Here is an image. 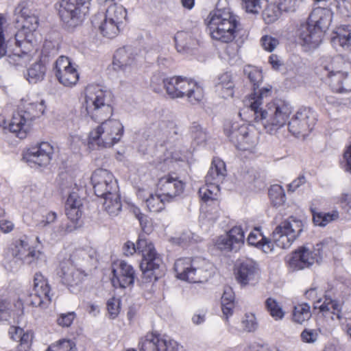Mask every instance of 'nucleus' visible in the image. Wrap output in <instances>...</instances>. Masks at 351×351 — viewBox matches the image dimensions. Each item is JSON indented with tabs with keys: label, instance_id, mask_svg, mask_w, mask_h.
<instances>
[{
	"label": "nucleus",
	"instance_id": "nucleus-1",
	"mask_svg": "<svg viewBox=\"0 0 351 351\" xmlns=\"http://www.w3.org/2000/svg\"><path fill=\"white\" fill-rule=\"evenodd\" d=\"M271 86L263 88L258 93L247 96L243 102L253 113L256 122H260L267 132L276 133L287 123L292 112L290 105L282 100H275L263 106L265 99L271 95Z\"/></svg>",
	"mask_w": 351,
	"mask_h": 351
},
{
	"label": "nucleus",
	"instance_id": "nucleus-2",
	"mask_svg": "<svg viewBox=\"0 0 351 351\" xmlns=\"http://www.w3.org/2000/svg\"><path fill=\"white\" fill-rule=\"evenodd\" d=\"M123 250L126 256L132 255L136 252L141 254L143 258L140 268L146 282L156 281L164 274L162 258L150 241L139 238L136 245L133 242L127 241Z\"/></svg>",
	"mask_w": 351,
	"mask_h": 351
},
{
	"label": "nucleus",
	"instance_id": "nucleus-3",
	"mask_svg": "<svg viewBox=\"0 0 351 351\" xmlns=\"http://www.w3.org/2000/svg\"><path fill=\"white\" fill-rule=\"evenodd\" d=\"M17 112L12 114L10 123V132L23 139L31 129L32 123L43 114L45 106L43 99L34 100L29 96L21 100Z\"/></svg>",
	"mask_w": 351,
	"mask_h": 351
},
{
	"label": "nucleus",
	"instance_id": "nucleus-4",
	"mask_svg": "<svg viewBox=\"0 0 351 351\" xmlns=\"http://www.w3.org/2000/svg\"><path fill=\"white\" fill-rule=\"evenodd\" d=\"M351 62L340 56L326 58L322 62L321 75L333 91L346 93L351 91Z\"/></svg>",
	"mask_w": 351,
	"mask_h": 351
},
{
	"label": "nucleus",
	"instance_id": "nucleus-5",
	"mask_svg": "<svg viewBox=\"0 0 351 351\" xmlns=\"http://www.w3.org/2000/svg\"><path fill=\"white\" fill-rule=\"evenodd\" d=\"M207 26L211 37L223 43L232 42L239 26L238 16L229 8H217L207 18Z\"/></svg>",
	"mask_w": 351,
	"mask_h": 351
},
{
	"label": "nucleus",
	"instance_id": "nucleus-6",
	"mask_svg": "<svg viewBox=\"0 0 351 351\" xmlns=\"http://www.w3.org/2000/svg\"><path fill=\"white\" fill-rule=\"evenodd\" d=\"M174 269L179 279L193 283L206 282L213 274V265L200 257L180 258Z\"/></svg>",
	"mask_w": 351,
	"mask_h": 351
},
{
	"label": "nucleus",
	"instance_id": "nucleus-7",
	"mask_svg": "<svg viewBox=\"0 0 351 351\" xmlns=\"http://www.w3.org/2000/svg\"><path fill=\"white\" fill-rule=\"evenodd\" d=\"M123 134L122 123L115 119L101 121L90 132L88 145L90 148H110L120 141Z\"/></svg>",
	"mask_w": 351,
	"mask_h": 351
},
{
	"label": "nucleus",
	"instance_id": "nucleus-8",
	"mask_svg": "<svg viewBox=\"0 0 351 351\" xmlns=\"http://www.w3.org/2000/svg\"><path fill=\"white\" fill-rule=\"evenodd\" d=\"M167 95L172 99L186 97L191 104L199 103L204 98L203 88L195 81L182 76L162 80Z\"/></svg>",
	"mask_w": 351,
	"mask_h": 351
},
{
	"label": "nucleus",
	"instance_id": "nucleus-9",
	"mask_svg": "<svg viewBox=\"0 0 351 351\" xmlns=\"http://www.w3.org/2000/svg\"><path fill=\"white\" fill-rule=\"evenodd\" d=\"M110 93L99 85H88L85 89L84 106L86 112L95 121H101L112 114L109 100Z\"/></svg>",
	"mask_w": 351,
	"mask_h": 351
},
{
	"label": "nucleus",
	"instance_id": "nucleus-10",
	"mask_svg": "<svg viewBox=\"0 0 351 351\" xmlns=\"http://www.w3.org/2000/svg\"><path fill=\"white\" fill-rule=\"evenodd\" d=\"M330 240H324L312 248L306 246L299 247L289 261V266L295 270L303 269L322 261L323 256L330 251Z\"/></svg>",
	"mask_w": 351,
	"mask_h": 351
},
{
	"label": "nucleus",
	"instance_id": "nucleus-11",
	"mask_svg": "<svg viewBox=\"0 0 351 351\" xmlns=\"http://www.w3.org/2000/svg\"><path fill=\"white\" fill-rule=\"evenodd\" d=\"M90 0H61L58 14L65 28L73 30L80 25L89 12Z\"/></svg>",
	"mask_w": 351,
	"mask_h": 351
},
{
	"label": "nucleus",
	"instance_id": "nucleus-12",
	"mask_svg": "<svg viewBox=\"0 0 351 351\" xmlns=\"http://www.w3.org/2000/svg\"><path fill=\"white\" fill-rule=\"evenodd\" d=\"M14 14L16 23L20 29L15 34V39L27 37L29 34L35 36V32L38 27V19L32 8V2L30 1H21L16 6Z\"/></svg>",
	"mask_w": 351,
	"mask_h": 351
},
{
	"label": "nucleus",
	"instance_id": "nucleus-13",
	"mask_svg": "<svg viewBox=\"0 0 351 351\" xmlns=\"http://www.w3.org/2000/svg\"><path fill=\"white\" fill-rule=\"evenodd\" d=\"M224 133L237 148L241 150L251 151L258 143L256 134L245 124L228 121L224 125Z\"/></svg>",
	"mask_w": 351,
	"mask_h": 351
},
{
	"label": "nucleus",
	"instance_id": "nucleus-14",
	"mask_svg": "<svg viewBox=\"0 0 351 351\" xmlns=\"http://www.w3.org/2000/svg\"><path fill=\"white\" fill-rule=\"evenodd\" d=\"M303 229L301 220L289 217L279 224L273 232V241L282 249L289 248L298 238Z\"/></svg>",
	"mask_w": 351,
	"mask_h": 351
},
{
	"label": "nucleus",
	"instance_id": "nucleus-15",
	"mask_svg": "<svg viewBox=\"0 0 351 351\" xmlns=\"http://www.w3.org/2000/svg\"><path fill=\"white\" fill-rule=\"evenodd\" d=\"M37 43L36 36L32 34L21 38V40H16V44L19 50L8 55L7 61L16 68L26 66L37 51Z\"/></svg>",
	"mask_w": 351,
	"mask_h": 351
},
{
	"label": "nucleus",
	"instance_id": "nucleus-16",
	"mask_svg": "<svg viewBox=\"0 0 351 351\" xmlns=\"http://www.w3.org/2000/svg\"><path fill=\"white\" fill-rule=\"evenodd\" d=\"M141 351H183L182 346L168 337L147 333L140 339Z\"/></svg>",
	"mask_w": 351,
	"mask_h": 351
},
{
	"label": "nucleus",
	"instance_id": "nucleus-17",
	"mask_svg": "<svg viewBox=\"0 0 351 351\" xmlns=\"http://www.w3.org/2000/svg\"><path fill=\"white\" fill-rule=\"evenodd\" d=\"M90 179L95 193L98 197H101L119 190L117 180L112 173L106 169H96Z\"/></svg>",
	"mask_w": 351,
	"mask_h": 351
},
{
	"label": "nucleus",
	"instance_id": "nucleus-18",
	"mask_svg": "<svg viewBox=\"0 0 351 351\" xmlns=\"http://www.w3.org/2000/svg\"><path fill=\"white\" fill-rule=\"evenodd\" d=\"M54 153L53 147L47 142H42L27 149L23 158L32 167L47 166Z\"/></svg>",
	"mask_w": 351,
	"mask_h": 351
},
{
	"label": "nucleus",
	"instance_id": "nucleus-19",
	"mask_svg": "<svg viewBox=\"0 0 351 351\" xmlns=\"http://www.w3.org/2000/svg\"><path fill=\"white\" fill-rule=\"evenodd\" d=\"M82 254H84L83 250H76L69 259L60 263L58 274L64 284L68 286H74L79 285L82 281L84 274L74 265L76 258Z\"/></svg>",
	"mask_w": 351,
	"mask_h": 351
},
{
	"label": "nucleus",
	"instance_id": "nucleus-20",
	"mask_svg": "<svg viewBox=\"0 0 351 351\" xmlns=\"http://www.w3.org/2000/svg\"><path fill=\"white\" fill-rule=\"evenodd\" d=\"M315 117L309 108H302L298 110L289 122V130L295 136L306 135L313 128Z\"/></svg>",
	"mask_w": 351,
	"mask_h": 351
},
{
	"label": "nucleus",
	"instance_id": "nucleus-21",
	"mask_svg": "<svg viewBox=\"0 0 351 351\" xmlns=\"http://www.w3.org/2000/svg\"><path fill=\"white\" fill-rule=\"evenodd\" d=\"M50 287L46 278L40 273L34 278V287L29 295V302L36 307L45 308L51 302Z\"/></svg>",
	"mask_w": 351,
	"mask_h": 351
},
{
	"label": "nucleus",
	"instance_id": "nucleus-22",
	"mask_svg": "<svg viewBox=\"0 0 351 351\" xmlns=\"http://www.w3.org/2000/svg\"><path fill=\"white\" fill-rule=\"evenodd\" d=\"M245 241V233L241 226L232 227L226 234L215 241L216 247L224 252H238Z\"/></svg>",
	"mask_w": 351,
	"mask_h": 351
},
{
	"label": "nucleus",
	"instance_id": "nucleus-23",
	"mask_svg": "<svg viewBox=\"0 0 351 351\" xmlns=\"http://www.w3.org/2000/svg\"><path fill=\"white\" fill-rule=\"evenodd\" d=\"M305 297L311 300H316L315 302V308H319V311L322 313L325 317H330L332 319H341V304L337 300L330 298H326L324 302L318 305L321 300L318 299V293L316 288H311L307 290L305 293Z\"/></svg>",
	"mask_w": 351,
	"mask_h": 351
},
{
	"label": "nucleus",
	"instance_id": "nucleus-24",
	"mask_svg": "<svg viewBox=\"0 0 351 351\" xmlns=\"http://www.w3.org/2000/svg\"><path fill=\"white\" fill-rule=\"evenodd\" d=\"M112 282L114 287L125 288L134 282L136 277L133 267L125 261H118L112 265Z\"/></svg>",
	"mask_w": 351,
	"mask_h": 351
},
{
	"label": "nucleus",
	"instance_id": "nucleus-25",
	"mask_svg": "<svg viewBox=\"0 0 351 351\" xmlns=\"http://www.w3.org/2000/svg\"><path fill=\"white\" fill-rule=\"evenodd\" d=\"M235 278L241 285L254 284L259 278L258 265L252 259L241 261L234 269Z\"/></svg>",
	"mask_w": 351,
	"mask_h": 351
},
{
	"label": "nucleus",
	"instance_id": "nucleus-26",
	"mask_svg": "<svg viewBox=\"0 0 351 351\" xmlns=\"http://www.w3.org/2000/svg\"><path fill=\"white\" fill-rule=\"evenodd\" d=\"M184 189V182L169 174L160 178L157 184L158 192L161 193L169 202L180 195Z\"/></svg>",
	"mask_w": 351,
	"mask_h": 351
},
{
	"label": "nucleus",
	"instance_id": "nucleus-27",
	"mask_svg": "<svg viewBox=\"0 0 351 351\" xmlns=\"http://www.w3.org/2000/svg\"><path fill=\"white\" fill-rule=\"evenodd\" d=\"M23 315V303L17 300L13 305L8 298L0 296V320L9 321L13 319L14 322H19Z\"/></svg>",
	"mask_w": 351,
	"mask_h": 351
},
{
	"label": "nucleus",
	"instance_id": "nucleus-28",
	"mask_svg": "<svg viewBox=\"0 0 351 351\" xmlns=\"http://www.w3.org/2000/svg\"><path fill=\"white\" fill-rule=\"evenodd\" d=\"M298 36L302 45L311 48L317 47L322 42L323 37L321 31L309 21L307 23L301 25L298 30Z\"/></svg>",
	"mask_w": 351,
	"mask_h": 351
},
{
	"label": "nucleus",
	"instance_id": "nucleus-29",
	"mask_svg": "<svg viewBox=\"0 0 351 351\" xmlns=\"http://www.w3.org/2000/svg\"><path fill=\"white\" fill-rule=\"evenodd\" d=\"M332 12L330 9L318 7L313 9L308 21L324 35V32L328 29L332 21Z\"/></svg>",
	"mask_w": 351,
	"mask_h": 351
},
{
	"label": "nucleus",
	"instance_id": "nucleus-30",
	"mask_svg": "<svg viewBox=\"0 0 351 351\" xmlns=\"http://www.w3.org/2000/svg\"><path fill=\"white\" fill-rule=\"evenodd\" d=\"M82 199L76 192H72L69 194L66 204L65 210L68 218L77 222L82 215Z\"/></svg>",
	"mask_w": 351,
	"mask_h": 351
},
{
	"label": "nucleus",
	"instance_id": "nucleus-31",
	"mask_svg": "<svg viewBox=\"0 0 351 351\" xmlns=\"http://www.w3.org/2000/svg\"><path fill=\"white\" fill-rule=\"evenodd\" d=\"M226 176L225 162L219 158H215L205 177V182L219 185Z\"/></svg>",
	"mask_w": 351,
	"mask_h": 351
},
{
	"label": "nucleus",
	"instance_id": "nucleus-32",
	"mask_svg": "<svg viewBox=\"0 0 351 351\" xmlns=\"http://www.w3.org/2000/svg\"><path fill=\"white\" fill-rule=\"evenodd\" d=\"M178 52L188 53L198 45V40L187 32H178L174 36Z\"/></svg>",
	"mask_w": 351,
	"mask_h": 351
},
{
	"label": "nucleus",
	"instance_id": "nucleus-33",
	"mask_svg": "<svg viewBox=\"0 0 351 351\" xmlns=\"http://www.w3.org/2000/svg\"><path fill=\"white\" fill-rule=\"evenodd\" d=\"M104 199L103 208L112 217L117 216L122 208V203L119 191L111 192L109 195L101 197Z\"/></svg>",
	"mask_w": 351,
	"mask_h": 351
},
{
	"label": "nucleus",
	"instance_id": "nucleus-34",
	"mask_svg": "<svg viewBox=\"0 0 351 351\" xmlns=\"http://www.w3.org/2000/svg\"><path fill=\"white\" fill-rule=\"evenodd\" d=\"M247 242L250 245L261 248L265 253H269L273 250L272 243L261 232L259 228H254L247 237Z\"/></svg>",
	"mask_w": 351,
	"mask_h": 351
},
{
	"label": "nucleus",
	"instance_id": "nucleus-35",
	"mask_svg": "<svg viewBox=\"0 0 351 351\" xmlns=\"http://www.w3.org/2000/svg\"><path fill=\"white\" fill-rule=\"evenodd\" d=\"M57 218L58 215L56 212L47 209L41 210L34 215L35 228L39 231L44 230L53 224Z\"/></svg>",
	"mask_w": 351,
	"mask_h": 351
},
{
	"label": "nucleus",
	"instance_id": "nucleus-36",
	"mask_svg": "<svg viewBox=\"0 0 351 351\" xmlns=\"http://www.w3.org/2000/svg\"><path fill=\"white\" fill-rule=\"evenodd\" d=\"M331 43L335 47L337 46L349 49L351 47V27L343 25L337 28Z\"/></svg>",
	"mask_w": 351,
	"mask_h": 351
},
{
	"label": "nucleus",
	"instance_id": "nucleus-37",
	"mask_svg": "<svg viewBox=\"0 0 351 351\" xmlns=\"http://www.w3.org/2000/svg\"><path fill=\"white\" fill-rule=\"evenodd\" d=\"M216 91L222 98H228L233 96L234 83L231 75L225 73L219 76L216 82Z\"/></svg>",
	"mask_w": 351,
	"mask_h": 351
},
{
	"label": "nucleus",
	"instance_id": "nucleus-38",
	"mask_svg": "<svg viewBox=\"0 0 351 351\" xmlns=\"http://www.w3.org/2000/svg\"><path fill=\"white\" fill-rule=\"evenodd\" d=\"M313 221L315 226L325 227L328 224L337 221L339 219V212L337 210H332L330 212L315 211L311 209Z\"/></svg>",
	"mask_w": 351,
	"mask_h": 351
},
{
	"label": "nucleus",
	"instance_id": "nucleus-39",
	"mask_svg": "<svg viewBox=\"0 0 351 351\" xmlns=\"http://www.w3.org/2000/svg\"><path fill=\"white\" fill-rule=\"evenodd\" d=\"M105 18L123 27L127 18V10L121 5L112 4L106 10Z\"/></svg>",
	"mask_w": 351,
	"mask_h": 351
},
{
	"label": "nucleus",
	"instance_id": "nucleus-40",
	"mask_svg": "<svg viewBox=\"0 0 351 351\" xmlns=\"http://www.w3.org/2000/svg\"><path fill=\"white\" fill-rule=\"evenodd\" d=\"M46 70L45 63L40 60L31 65L27 69L26 79L31 84H36L44 79Z\"/></svg>",
	"mask_w": 351,
	"mask_h": 351
},
{
	"label": "nucleus",
	"instance_id": "nucleus-41",
	"mask_svg": "<svg viewBox=\"0 0 351 351\" xmlns=\"http://www.w3.org/2000/svg\"><path fill=\"white\" fill-rule=\"evenodd\" d=\"M133 62L134 58L125 48H121L116 51L112 62L115 70H124L128 66L132 65Z\"/></svg>",
	"mask_w": 351,
	"mask_h": 351
},
{
	"label": "nucleus",
	"instance_id": "nucleus-42",
	"mask_svg": "<svg viewBox=\"0 0 351 351\" xmlns=\"http://www.w3.org/2000/svg\"><path fill=\"white\" fill-rule=\"evenodd\" d=\"M167 202H170L161 193L156 192L149 195L146 199V205L151 212L158 213L162 211Z\"/></svg>",
	"mask_w": 351,
	"mask_h": 351
},
{
	"label": "nucleus",
	"instance_id": "nucleus-43",
	"mask_svg": "<svg viewBox=\"0 0 351 351\" xmlns=\"http://www.w3.org/2000/svg\"><path fill=\"white\" fill-rule=\"evenodd\" d=\"M220 192L219 185L213 183H206L199 188L198 194L202 200L205 202L217 199Z\"/></svg>",
	"mask_w": 351,
	"mask_h": 351
},
{
	"label": "nucleus",
	"instance_id": "nucleus-44",
	"mask_svg": "<svg viewBox=\"0 0 351 351\" xmlns=\"http://www.w3.org/2000/svg\"><path fill=\"white\" fill-rule=\"evenodd\" d=\"M159 134L164 141L173 138L179 134V128L176 123L171 121H163L159 124Z\"/></svg>",
	"mask_w": 351,
	"mask_h": 351
},
{
	"label": "nucleus",
	"instance_id": "nucleus-45",
	"mask_svg": "<svg viewBox=\"0 0 351 351\" xmlns=\"http://www.w3.org/2000/svg\"><path fill=\"white\" fill-rule=\"evenodd\" d=\"M122 28V27L119 26L116 23H112L106 18H104V21L99 27L101 34L104 37L108 38H115L119 34Z\"/></svg>",
	"mask_w": 351,
	"mask_h": 351
},
{
	"label": "nucleus",
	"instance_id": "nucleus-46",
	"mask_svg": "<svg viewBox=\"0 0 351 351\" xmlns=\"http://www.w3.org/2000/svg\"><path fill=\"white\" fill-rule=\"evenodd\" d=\"M311 317L310 306L306 303L300 304L295 306L293 311V320L302 324Z\"/></svg>",
	"mask_w": 351,
	"mask_h": 351
},
{
	"label": "nucleus",
	"instance_id": "nucleus-47",
	"mask_svg": "<svg viewBox=\"0 0 351 351\" xmlns=\"http://www.w3.org/2000/svg\"><path fill=\"white\" fill-rule=\"evenodd\" d=\"M269 195L275 206L282 204L286 199L285 190L279 184H274L270 187Z\"/></svg>",
	"mask_w": 351,
	"mask_h": 351
},
{
	"label": "nucleus",
	"instance_id": "nucleus-48",
	"mask_svg": "<svg viewBox=\"0 0 351 351\" xmlns=\"http://www.w3.org/2000/svg\"><path fill=\"white\" fill-rule=\"evenodd\" d=\"M46 262L45 254L40 250L32 249L28 251L27 255L24 256V263L27 265L34 264L40 265Z\"/></svg>",
	"mask_w": 351,
	"mask_h": 351
},
{
	"label": "nucleus",
	"instance_id": "nucleus-49",
	"mask_svg": "<svg viewBox=\"0 0 351 351\" xmlns=\"http://www.w3.org/2000/svg\"><path fill=\"white\" fill-rule=\"evenodd\" d=\"M244 73L247 75L250 82L253 84L254 92L252 94H254L255 91L258 93L261 89H258V87L259 82H261L263 79L262 73L257 69L251 66L245 68L244 69ZM263 88H261V90Z\"/></svg>",
	"mask_w": 351,
	"mask_h": 351
},
{
	"label": "nucleus",
	"instance_id": "nucleus-50",
	"mask_svg": "<svg viewBox=\"0 0 351 351\" xmlns=\"http://www.w3.org/2000/svg\"><path fill=\"white\" fill-rule=\"evenodd\" d=\"M58 81L64 86H73L79 80V74L75 68L69 69V71L58 77Z\"/></svg>",
	"mask_w": 351,
	"mask_h": 351
},
{
	"label": "nucleus",
	"instance_id": "nucleus-51",
	"mask_svg": "<svg viewBox=\"0 0 351 351\" xmlns=\"http://www.w3.org/2000/svg\"><path fill=\"white\" fill-rule=\"evenodd\" d=\"M242 8L248 14L257 15L263 8L265 0H241Z\"/></svg>",
	"mask_w": 351,
	"mask_h": 351
},
{
	"label": "nucleus",
	"instance_id": "nucleus-52",
	"mask_svg": "<svg viewBox=\"0 0 351 351\" xmlns=\"http://www.w3.org/2000/svg\"><path fill=\"white\" fill-rule=\"evenodd\" d=\"M29 250L27 242L25 240L19 239L15 241L12 248V254L24 262V256L27 255Z\"/></svg>",
	"mask_w": 351,
	"mask_h": 351
},
{
	"label": "nucleus",
	"instance_id": "nucleus-53",
	"mask_svg": "<svg viewBox=\"0 0 351 351\" xmlns=\"http://www.w3.org/2000/svg\"><path fill=\"white\" fill-rule=\"evenodd\" d=\"M281 12L277 5L269 4L263 12V18L266 23H271L278 19Z\"/></svg>",
	"mask_w": 351,
	"mask_h": 351
},
{
	"label": "nucleus",
	"instance_id": "nucleus-54",
	"mask_svg": "<svg viewBox=\"0 0 351 351\" xmlns=\"http://www.w3.org/2000/svg\"><path fill=\"white\" fill-rule=\"evenodd\" d=\"M265 305L271 316L276 320L281 319L284 317L285 313L281 306L274 299L271 298L267 299Z\"/></svg>",
	"mask_w": 351,
	"mask_h": 351
},
{
	"label": "nucleus",
	"instance_id": "nucleus-55",
	"mask_svg": "<svg viewBox=\"0 0 351 351\" xmlns=\"http://www.w3.org/2000/svg\"><path fill=\"white\" fill-rule=\"evenodd\" d=\"M75 68L71 62L69 58L66 56H60L56 61L55 72L56 76L58 78L63 73L68 72L69 69Z\"/></svg>",
	"mask_w": 351,
	"mask_h": 351
},
{
	"label": "nucleus",
	"instance_id": "nucleus-56",
	"mask_svg": "<svg viewBox=\"0 0 351 351\" xmlns=\"http://www.w3.org/2000/svg\"><path fill=\"white\" fill-rule=\"evenodd\" d=\"M75 68L71 62L69 58L66 56H60L56 61L55 72L56 76L58 78L63 73L68 72L69 69Z\"/></svg>",
	"mask_w": 351,
	"mask_h": 351
},
{
	"label": "nucleus",
	"instance_id": "nucleus-57",
	"mask_svg": "<svg viewBox=\"0 0 351 351\" xmlns=\"http://www.w3.org/2000/svg\"><path fill=\"white\" fill-rule=\"evenodd\" d=\"M7 19L4 14L0 13V58L3 57L7 52L5 43V29Z\"/></svg>",
	"mask_w": 351,
	"mask_h": 351
},
{
	"label": "nucleus",
	"instance_id": "nucleus-58",
	"mask_svg": "<svg viewBox=\"0 0 351 351\" xmlns=\"http://www.w3.org/2000/svg\"><path fill=\"white\" fill-rule=\"evenodd\" d=\"M191 136L193 141L197 145L204 144L208 138V134L199 125L194 124L191 128Z\"/></svg>",
	"mask_w": 351,
	"mask_h": 351
},
{
	"label": "nucleus",
	"instance_id": "nucleus-59",
	"mask_svg": "<svg viewBox=\"0 0 351 351\" xmlns=\"http://www.w3.org/2000/svg\"><path fill=\"white\" fill-rule=\"evenodd\" d=\"M243 330L253 332L258 328V323L255 315L252 313H246L241 321Z\"/></svg>",
	"mask_w": 351,
	"mask_h": 351
},
{
	"label": "nucleus",
	"instance_id": "nucleus-60",
	"mask_svg": "<svg viewBox=\"0 0 351 351\" xmlns=\"http://www.w3.org/2000/svg\"><path fill=\"white\" fill-rule=\"evenodd\" d=\"M47 351H75V345L71 340L62 339L57 344L49 347Z\"/></svg>",
	"mask_w": 351,
	"mask_h": 351
},
{
	"label": "nucleus",
	"instance_id": "nucleus-61",
	"mask_svg": "<svg viewBox=\"0 0 351 351\" xmlns=\"http://www.w3.org/2000/svg\"><path fill=\"white\" fill-rule=\"evenodd\" d=\"M301 339L306 343H314L318 339L319 332L315 329L306 328L300 335Z\"/></svg>",
	"mask_w": 351,
	"mask_h": 351
},
{
	"label": "nucleus",
	"instance_id": "nucleus-62",
	"mask_svg": "<svg viewBox=\"0 0 351 351\" xmlns=\"http://www.w3.org/2000/svg\"><path fill=\"white\" fill-rule=\"evenodd\" d=\"M107 310L112 319L115 318L119 313V300L115 298L109 299L107 302Z\"/></svg>",
	"mask_w": 351,
	"mask_h": 351
},
{
	"label": "nucleus",
	"instance_id": "nucleus-63",
	"mask_svg": "<svg viewBox=\"0 0 351 351\" xmlns=\"http://www.w3.org/2000/svg\"><path fill=\"white\" fill-rule=\"evenodd\" d=\"M75 317L74 312L62 313L57 319L58 324L62 327H69L73 323Z\"/></svg>",
	"mask_w": 351,
	"mask_h": 351
},
{
	"label": "nucleus",
	"instance_id": "nucleus-64",
	"mask_svg": "<svg viewBox=\"0 0 351 351\" xmlns=\"http://www.w3.org/2000/svg\"><path fill=\"white\" fill-rule=\"evenodd\" d=\"M261 43L263 47L268 51H272L278 45V40L269 36H263Z\"/></svg>",
	"mask_w": 351,
	"mask_h": 351
}]
</instances>
